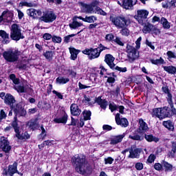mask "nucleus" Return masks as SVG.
<instances>
[{
  "label": "nucleus",
  "mask_w": 176,
  "mask_h": 176,
  "mask_svg": "<svg viewBox=\"0 0 176 176\" xmlns=\"http://www.w3.org/2000/svg\"><path fill=\"white\" fill-rule=\"evenodd\" d=\"M67 120L68 116H67V114H64V116L62 118H55L54 120V122H55V123H67Z\"/></svg>",
  "instance_id": "473e14b6"
},
{
  "label": "nucleus",
  "mask_w": 176,
  "mask_h": 176,
  "mask_svg": "<svg viewBox=\"0 0 176 176\" xmlns=\"http://www.w3.org/2000/svg\"><path fill=\"white\" fill-rule=\"evenodd\" d=\"M83 54L88 56L89 60H94L100 57V52L98 48H87L82 51Z\"/></svg>",
  "instance_id": "0eeeda50"
},
{
  "label": "nucleus",
  "mask_w": 176,
  "mask_h": 176,
  "mask_svg": "<svg viewBox=\"0 0 176 176\" xmlns=\"http://www.w3.org/2000/svg\"><path fill=\"white\" fill-rule=\"evenodd\" d=\"M0 36L4 39V43H9V34L5 30H0Z\"/></svg>",
  "instance_id": "f704fd0d"
},
{
  "label": "nucleus",
  "mask_w": 176,
  "mask_h": 176,
  "mask_svg": "<svg viewBox=\"0 0 176 176\" xmlns=\"http://www.w3.org/2000/svg\"><path fill=\"white\" fill-rule=\"evenodd\" d=\"M153 116H156L158 119H165V118H171L170 107H164L153 109Z\"/></svg>",
  "instance_id": "20e7f679"
},
{
  "label": "nucleus",
  "mask_w": 176,
  "mask_h": 176,
  "mask_svg": "<svg viewBox=\"0 0 176 176\" xmlns=\"http://www.w3.org/2000/svg\"><path fill=\"white\" fill-rule=\"evenodd\" d=\"M43 56L45 57L47 60H52L53 58V51H47L45 53L43 54Z\"/></svg>",
  "instance_id": "37998d69"
},
{
  "label": "nucleus",
  "mask_w": 176,
  "mask_h": 176,
  "mask_svg": "<svg viewBox=\"0 0 176 176\" xmlns=\"http://www.w3.org/2000/svg\"><path fill=\"white\" fill-rule=\"evenodd\" d=\"M170 105V118L173 116V115H176V109L174 108V106L173 105V102L171 103H169Z\"/></svg>",
  "instance_id": "680f3d73"
},
{
  "label": "nucleus",
  "mask_w": 176,
  "mask_h": 176,
  "mask_svg": "<svg viewBox=\"0 0 176 176\" xmlns=\"http://www.w3.org/2000/svg\"><path fill=\"white\" fill-rule=\"evenodd\" d=\"M4 102L6 105L10 107V108H13V106L16 104V99L12 94H6L4 97Z\"/></svg>",
  "instance_id": "4468645a"
},
{
  "label": "nucleus",
  "mask_w": 176,
  "mask_h": 176,
  "mask_svg": "<svg viewBox=\"0 0 176 176\" xmlns=\"http://www.w3.org/2000/svg\"><path fill=\"white\" fill-rule=\"evenodd\" d=\"M3 56L8 63H16V61H19L20 51L19 50L10 49L4 52Z\"/></svg>",
  "instance_id": "7ed1b4c3"
},
{
  "label": "nucleus",
  "mask_w": 176,
  "mask_h": 176,
  "mask_svg": "<svg viewBox=\"0 0 176 176\" xmlns=\"http://www.w3.org/2000/svg\"><path fill=\"white\" fill-rule=\"evenodd\" d=\"M137 5V0H123L124 9L130 10L133 9V6Z\"/></svg>",
  "instance_id": "412c9836"
},
{
  "label": "nucleus",
  "mask_w": 176,
  "mask_h": 176,
  "mask_svg": "<svg viewBox=\"0 0 176 176\" xmlns=\"http://www.w3.org/2000/svg\"><path fill=\"white\" fill-rule=\"evenodd\" d=\"M82 7L85 13H93L94 12V3L91 4L82 3Z\"/></svg>",
  "instance_id": "b1692460"
},
{
  "label": "nucleus",
  "mask_w": 176,
  "mask_h": 176,
  "mask_svg": "<svg viewBox=\"0 0 176 176\" xmlns=\"http://www.w3.org/2000/svg\"><path fill=\"white\" fill-rule=\"evenodd\" d=\"M10 38L12 41L24 39V35L21 33V29L19 25L14 23L11 25Z\"/></svg>",
  "instance_id": "39448f33"
},
{
  "label": "nucleus",
  "mask_w": 176,
  "mask_h": 176,
  "mask_svg": "<svg viewBox=\"0 0 176 176\" xmlns=\"http://www.w3.org/2000/svg\"><path fill=\"white\" fill-rule=\"evenodd\" d=\"M135 167L136 170L141 171V170H142V168H144V164L141 162H138L135 164Z\"/></svg>",
  "instance_id": "338daca9"
},
{
  "label": "nucleus",
  "mask_w": 176,
  "mask_h": 176,
  "mask_svg": "<svg viewBox=\"0 0 176 176\" xmlns=\"http://www.w3.org/2000/svg\"><path fill=\"white\" fill-rule=\"evenodd\" d=\"M94 102L98 104L102 109H107V107H108V101L105 99H102L101 96L96 98L94 99Z\"/></svg>",
  "instance_id": "aec40b11"
},
{
  "label": "nucleus",
  "mask_w": 176,
  "mask_h": 176,
  "mask_svg": "<svg viewBox=\"0 0 176 176\" xmlns=\"http://www.w3.org/2000/svg\"><path fill=\"white\" fill-rule=\"evenodd\" d=\"M162 167H164L165 171L167 173H171V171H173V168H174L171 164L166 161H162Z\"/></svg>",
  "instance_id": "cd10ccee"
},
{
  "label": "nucleus",
  "mask_w": 176,
  "mask_h": 176,
  "mask_svg": "<svg viewBox=\"0 0 176 176\" xmlns=\"http://www.w3.org/2000/svg\"><path fill=\"white\" fill-rule=\"evenodd\" d=\"M10 79H11L14 85H19V83H20V79L16 78V74H10Z\"/></svg>",
  "instance_id": "c03bdc74"
},
{
  "label": "nucleus",
  "mask_w": 176,
  "mask_h": 176,
  "mask_svg": "<svg viewBox=\"0 0 176 176\" xmlns=\"http://www.w3.org/2000/svg\"><path fill=\"white\" fill-rule=\"evenodd\" d=\"M94 21H97V17L94 16H86L85 22V23H94Z\"/></svg>",
  "instance_id": "a18cd8bd"
},
{
  "label": "nucleus",
  "mask_w": 176,
  "mask_h": 176,
  "mask_svg": "<svg viewBox=\"0 0 176 176\" xmlns=\"http://www.w3.org/2000/svg\"><path fill=\"white\" fill-rule=\"evenodd\" d=\"M115 61V57H113V56H112L111 54H107L105 55L104 56V62L106 63V64H107V65H109V67L113 69V68H115V66L116 65H115V63H113V62Z\"/></svg>",
  "instance_id": "dca6fc26"
},
{
  "label": "nucleus",
  "mask_w": 176,
  "mask_h": 176,
  "mask_svg": "<svg viewBox=\"0 0 176 176\" xmlns=\"http://www.w3.org/2000/svg\"><path fill=\"white\" fill-rule=\"evenodd\" d=\"M26 13L32 19H38L39 16H42V11L40 10H35L34 8L28 9Z\"/></svg>",
  "instance_id": "2eb2a0df"
},
{
  "label": "nucleus",
  "mask_w": 176,
  "mask_h": 176,
  "mask_svg": "<svg viewBox=\"0 0 176 176\" xmlns=\"http://www.w3.org/2000/svg\"><path fill=\"white\" fill-rule=\"evenodd\" d=\"M164 69L168 74H175L176 72V68L174 66H164Z\"/></svg>",
  "instance_id": "58836bf2"
},
{
  "label": "nucleus",
  "mask_w": 176,
  "mask_h": 176,
  "mask_svg": "<svg viewBox=\"0 0 176 176\" xmlns=\"http://www.w3.org/2000/svg\"><path fill=\"white\" fill-rule=\"evenodd\" d=\"M83 23L76 21V17L72 18V21L69 23V27L72 30H78V28L82 27Z\"/></svg>",
  "instance_id": "6ab92c4d"
},
{
  "label": "nucleus",
  "mask_w": 176,
  "mask_h": 176,
  "mask_svg": "<svg viewBox=\"0 0 176 176\" xmlns=\"http://www.w3.org/2000/svg\"><path fill=\"white\" fill-rule=\"evenodd\" d=\"M70 111L73 116H79V115H80V113L82 112V110L79 109L78 104L73 103L70 106Z\"/></svg>",
  "instance_id": "a211bd4d"
},
{
  "label": "nucleus",
  "mask_w": 176,
  "mask_h": 176,
  "mask_svg": "<svg viewBox=\"0 0 176 176\" xmlns=\"http://www.w3.org/2000/svg\"><path fill=\"white\" fill-rule=\"evenodd\" d=\"M17 162H14L13 164L9 165L7 169H4L3 171V175L13 176L14 174H20L17 170Z\"/></svg>",
  "instance_id": "9d476101"
},
{
  "label": "nucleus",
  "mask_w": 176,
  "mask_h": 176,
  "mask_svg": "<svg viewBox=\"0 0 176 176\" xmlns=\"http://www.w3.org/2000/svg\"><path fill=\"white\" fill-rule=\"evenodd\" d=\"M69 50L71 54V60H76L78 58V54L80 53V50H76L75 47H69Z\"/></svg>",
  "instance_id": "a878e982"
},
{
  "label": "nucleus",
  "mask_w": 176,
  "mask_h": 176,
  "mask_svg": "<svg viewBox=\"0 0 176 176\" xmlns=\"http://www.w3.org/2000/svg\"><path fill=\"white\" fill-rule=\"evenodd\" d=\"M125 135H126L124 133H123L122 135H119L115 136L114 138H113L111 140L110 144H111L112 145H116V144H119V142H122V141L123 140V138H124Z\"/></svg>",
  "instance_id": "393cba45"
},
{
  "label": "nucleus",
  "mask_w": 176,
  "mask_h": 176,
  "mask_svg": "<svg viewBox=\"0 0 176 176\" xmlns=\"http://www.w3.org/2000/svg\"><path fill=\"white\" fill-rule=\"evenodd\" d=\"M144 138L148 141V142H159V138L154 137L152 135H144Z\"/></svg>",
  "instance_id": "2f4dec72"
},
{
  "label": "nucleus",
  "mask_w": 176,
  "mask_h": 176,
  "mask_svg": "<svg viewBox=\"0 0 176 176\" xmlns=\"http://www.w3.org/2000/svg\"><path fill=\"white\" fill-rule=\"evenodd\" d=\"M8 116V114L6 113V112H5L4 109H1L0 111V123L2 122V120H3V119H6Z\"/></svg>",
  "instance_id": "3c124183"
},
{
  "label": "nucleus",
  "mask_w": 176,
  "mask_h": 176,
  "mask_svg": "<svg viewBox=\"0 0 176 176\" xmlns=\"http://www.w3.org/2000/svg\"><path fill=\"white\" fill-rule=\"evenodd\" d=\"M154 168L155 170H157V171H160V170L163 168V165L161 164L160 163H155L154 164Z\"/></svg>",
  "instance_id": "69168bd1"
},
{
  "label": "nucleus",
  "mask_w": 176,
  "mask_h": 176,
  "mask_svg": "<svg viewBox=\"0 0 176 176\" xmlns=\"http://www.w3.org/2000/svg\"><path fill=\"white\" fill-rule=\"evenodd\" d=\"M114 42H116L117 45H119V46H124V43H123L122 38H120V37H116L114 40Z\"/></svg>",
  "instance_id": "bf43d9fd"
},
{
  "label": "nucleus",
  "mask_w": 176,
  "mask_h": 176,
  "mask_svg": "<svg viewBox=\"0 0 176 176\" xmlns=\"http://www.w3.org/2000/svg\"><path fill=\"white\" fill-rule=\"evenodd\" d=\"M120 34L124 35V36H129L130 35V30L127 28V27H124L122 28H120Z\"/></svg>",
  "instance_id": "79ce46f5"
},
{
  "label": "nucleus",
  "mask_w": 176,
  "mask_h": 176,
  "mask_svg": "<svg viewBox=\"0 0 176 176\" xmlns=\"http://www.w3.org/2000/svg\"><path fill=\"white\" fill-rule=\"evenodd\" d=\"M82 115L84 116V120H90L91 119V111H90L85 110L82 112Z\"/></svg>",
  "instance_id": "a19ab883"
},
{
  "label": "nucleus",
  "mask_w": 176,
  "mask_h": 176,
  "mask_svg": "<svg viewBox=\"0 0 176 176\" xmlns=\"http://www.w3.org/2000/svg\"><path fill=\"white\" fill-rule=\"evenodd\" d=\"M129 157H131V159H135L136 157H138L140 156L141 151L140 150V148L131 147L129 150Z\"/></svg>",
  "instance_id": "5701e85b"
},
{
  "label": "nucleus",
  "mask_w": 176,
  "mask_h": 176,
  "mask_svg": "<svg viewBox=\"0 0 176 176\" xmlns=\"http://www.w3.org/2000/svg\"><path fill=\"white\" fill-rule=\"evenodd\" d=\"M21 6H26L27 8H32L34 7V3L27 2L25 1H21L20 3Z\"/></svg>",
  "instance_id": "09e8293b"
},
{
  "label": "nucleus",
  "mask_w": 176,
  "mask_h": 176,
  "mask_svg": "<svg viewBox=\"0 0 176 176\" xmlns=\"http://www.w3.org/2000/svg\"><path fill=\"white\" fill-rule=\"evenodd\" d=\"M115 36L112 34H108L105 36L104 39L106 42H111V41H113Z\"/></svg>",
  "instance_id": "6e6d98bb"
},
{
  "label": "nucleus",
  "mask_w": 176,
  "mask_h": 176,
  "mask_svg": "<svg viewBox=\"0 0 176 176\" xmlns=\"http://www.w3.org/2000/svg\"><path fill=\"white\" fill-rule=\"evenodd\" d=\"M13 20V13L11 11H3L0 16V21L2 23H10Z\"/></svg>",
  "instance_id": "ddd939ff"
},
{
  "label": "nucleus",
  "mask_w": 176,
  "mask_h": 176,
  "mask_svg": "<svg viewBox=\"0 0 176 176\" xmlns=\"http://www.w3.org/2000/svg\"><path fill=\"white\" fill-rule=\"evenodd\" d=\"M12 126L16 133L20 131V127L19 126V124H17V116L14 118V121L12 122Z\"/></svg>",
  "instance_id": "72a5a7b5"
},
{
  "label": "nucleus",
  "mask_w": 176,
  "mask_h": 176,
  "mask_svg": "<svg viewBox=\"0 0 176 176\" xmlns=\"http://www.w3.org/2000/svg\"><path fill=\"white\" fill-rule=\"evenodd\" d=\"M68 82H69V78L65 76H58L56 79V83H57V85H65L68 83Z\"/></svg>",
  "instance_id": "bb28decb"
},
{
  "label": "nucleus",
  "mask_w": 176,
  "mask_h": 176,
  "mask_svg": "<svg viewBox=\"0 0 176 176\" xmlns=\"http://www.w3.org/2000/svg\"><path fill=\"white\" fill-rule=\"evenodd\" d=\"M110 21H111L112 24L118 28V30H120V28H124V27H129L130 24H131V20L130 18L125 16L124 15H120L118 16H110L109 17Z\"/></svg>",
  "instance_id": "f03ea898"
},
{
  "label": "nucleus",
  "mask_w": 176,
  "mask_h": 176,
  "mask_svg": "<svg viewBox=\"0 0 176 176\" xmlns=\"http://www.w3.org/2000/svg\"><path fill=\"white\" fill-rule=\"evenodd\" d=\"M72 162L74 167H76V170L79 174L83 175L89 171V164H87V160H86V156L82 154H77L73 156Z\"/></svg>",
  "instance_id": "f257e3e1"
},
{
  "label": "nucleus",
  "mask_w": 176,
  "mask_h": 176,
  "mask_svg": "<svg viewBox=\"0 0 176 176\" xmlns=\"http://www.w3.org/2000/svg\"><path fill=\"white\" fill-rule=\"evenodd\" d=\"M0 148L6 153H9V152H10V151L12 150L10 143H9V141H8V139L6 138H1Z\"/></svg>",
  "instance_id": "f8f14e48"
},
{
  "label": "nucleus",
  "mask_w": 176,
  "mask_h": 176,
  "mask_svg": "<svg viewBox=\"0 0 176 176\" xmlns=\"http://www.w3.org/2000/svg\"><path fill=\"white\" fill-rule=\"evenodd\" d=\"M163 126L168 129V130H170V131H173V130H174V125L173 124V122L170 120L163 122Z\"/></svg>",
  "instance_id": "e433bc0d"
},
{
  "label": "nucleus",
  "mask_w": 176,
  "mask_h": 176,
  "mask_svg": "<svg viewBox=\"0 0 176 176\" xmlns=\"http://www.w3.org/2000/svg\"><path fill=\"white\" fill-rule=\"evenodd\" d=\"M151 30H152V25L147 24L144 26L142 31L144 34H149V32H151Z\"/></svg>",
  "instance_id": "49530a36"
},
{
  "label": "nucleus",
  "mask_w": 176,
  "mask_h": 176,
  "mask_svg": "<svg viewBox=\"0 0 176 176\" xmlns=\"http://www.w3.org/2000/svg\"><path fill=\"white\" fill-rule=\"evenodd\" d=\"M21 132L19 131L18 133L15 134V137L18 138V140H21L22 141H25L26 140H30V138L31 137L30 134H28V131Z\"/></svg>",
  "instance_id": "4be33fe9"
},
{
  "label": "nucleus",
  "mask_w": 176,
  "mask_h": 176,
  "mask_svg": "<svg viewBox=\"0 0 176 176\" xmlns=\"http://www.w3.org/2000/svg\"><path fill=\"white\" fill-rule=\"evenodd\" d=\"M151 63L155 65H159L160 64H163L164 63V60L162 58H160L159 59H152Z\"/></svg>",
  "instance_id": "de8ad7c7"
},
{
  "label": "nucleus",
  "mask_w": 176,
  "mask_h": 176,
  "mask_svg": "<svg viewBox=\"0 0 176 176\" xmlns=\"http://www.w3.org/2000/svg\"><path fill=\"white\" fill-rule=\"evenodd\" d=\"M10 108L11 109H13L16 116L18 118H20V116H25V115H27V111L23 108V104H21V102H19L16 105L14 104L12 105V107Z\"/></svg>",
  "instance_id": "9b49d317"
},
{
  "label": "nucleus",
  "mask_w": 176,
  "mask_h": 176,
  "mask_svg": "<svg viewBox=\"0 0 176 176\" xmlns=\"http://www.w3.org/2000/svg\"><path fill=\"white\" fill-rule=\"evenodd\" d=\"M28 126L31 130H36V129H38V122H36V121H29Z\"/></svg>",
  "instance_id": "ea45409f"
},
{
  "label": "nucleus",
  "mask_w": 176,
  "mask_h": 176,
  "mask_svg": "<svg viewBox=\"0 0 176 176\" xmlns=\"http://www.w3.org/2000/svg\"><path fill=\"white\" fill-rule=\"evenodd\" d=\"M162 90L164 93L168 94V104H171L173 102V99L171 98V94L169 93L168 87H162Z\"/></svg>",
  "instance_id": "c9c22d12"
},
{
  "label": "nucleus",
  "mask_w": 176,
  "mask_h": 176,
  "mask_svg": "<svg viewBox=\"0 0 176 176\" xmlns=\"http://www.w3.org/2000/svg\"><path fill=\"white\" fill-rule=\"evenodd\" d=\"M57 19V16L54 12L47 10L43 12V16L40 17V20L44 23H53Z\"/></svg>",
  "instance_id": "423d86ee"
},
{
  "label": "nucleus",
  "mask_w": 176,
  "mask_h": 176,
  "mask_svg": "<svg viewBox=\"0 0 176 176\" xmlns=\"http://www.w3.org/2000/svg\"><path fill=\"white\" fill-rule=\"evenodd\" d=\"M52 42L54 43H61L63 38H61L60 36H52Z\"/></svg>",
  "instance_id": "8fccbe9b"
},
{
  "label": "nucleus",
  "mask_w": 176,
  "mask_h": 176,
  "mask_svg": "<svg viewBox=\"0 0 176 176\" xmlns=\"http://www.w3.org/2000/svg\"><path fill=\"white\" fill-rule=\"evenodd\" d=\"M129 138L133 140V141H142V140H144V136L140 135L137 131H135L132 135L129 136Z\"/></svg>",
  "instance_id": "c756f323"
},
{
  "label": "nucleus",
  "mask_w": 176,
  "mask_h": 176,
  "mask_svg": "<svg viewBox=\"0 0 176 176\" xmlns=\"http://www.w3.org/2000/svg\"><path fill=\"white\" fill-rule=\"evenodd\" d=\"M15 90L18 91V93H27L30 90V86L28 85H19L15 87Z\"/></svg>",
  "instance_id": "c85d7f7f"
},
{
  "label": "nucleus",
  "mask_w": 176,
  "mask_h": 176,
  "mask_svg": "<svg viewBox=\"0 0 176 176\" xmlns=\"http://www.w3.org/2000/svg\"><path fill=\"white\" fill-rule=\"evenodd\" d=\"M76 34H69L68 36H65L63 38V41L65 43H69L71 42V38H74V36H76Z\"/></svg>",
  "instance_id": "603ef678"
},
{
  "label": "nucleus",
  "mask_w": 176,
  "mask_h": 176,
  "mask_svg": "<svg viewBox=\"0 0 176 176\" xmlns=\"http://www.w3.org/2000/svg\"><path fill=\"white\" fill-rule=\"evenodd\" d=\"M137 16L136 20L138 21L139 24L141 25H144L145 23H146V19H148V14H149V12L146 10H138L137 11Z\"/></svg>",
  "instance_id": "1a4fd4ad"
},
{
  "label": "nucleus",
  "mask_w": 176,
  "mask_h": 176,
  "mask_svg": "<svg viewBox=\"0 0 176 176\" xmlns=\"http://www.w3.org/2000/svg\"><path fill=\"white\" fill-rule=\"evenodd\" d=\"M116 124L121 126V127H127L129 126V120H127V118H123L120 120L119 123Z\"/></svg>",
  "instance_id": "4c0bfd02"
},
{
  "label": "nucleus",
  "mask_w": 176,
  "mask_h": 176,
  "mask_svg": "<svg viewBox=\"0 0 176 176\" xmlns=\"http://www.w3.org/2000/svg\"><path fill=\"white\" fill-rule=\"evenodd\" d=\"M126 53L130 60H134L140 57V52L135 47L127 44L126 47Z\"/></svg>",
  "instance_id": "6e6552de"
},
{
  "label": "nucleus",
  "mask_w": 176,
  "mask_h": 176,
  "mask_svg": "<svg viewBox=\"0 0 176 176\" xmlns=\"http://www.w3.org/2000/svg\"><path fill=\"white\" fill-rule=\"evenodd\" d=\"M161 24L162 25V27L163 28H164V30H170V28L171 27V25H170L171 23H170V22H168L167 19L164 17H162Z\"/></svg>",
  "instance_id": "7c9ffc66"
},
{
  "label": "nucleus",
  "mask_w": 176,
  "mask_h": 176,
  "mask_svg": "<svg viewBox=\"0 0 176 176\" xmlns=\"http://www.w3.org/2000/svg\"><path fill=\"white\" fill-rule=\"evenodd\" d=\"M162 5L164 9H170V1H164V2H162Z\"/></svg>",
  "instance_id": "e2e57ef3"
},
{
  "label": "nucleus",
  "mask_w": 176,
  "mask_h": 176,
  "mask_svg": "<svg viewBox=\"0 0 176 176\" xmlns=\"http://www.w3.org/2000/svg\"><path fill=\"white\" fill-rule=\"evenodd\" d=\"M113 158L111 157L104 158V164H112V163H113Z\"/></svg>",
  "instance_id": "0e129e2a"
},
{
  "label": "nucleus",
  "mask_w": 176,
  "mask_h": 176,
  "mask_svg": "<svg viewBox=\"0 0 176 176\" xmlns=\"http://www.w3.org/2000/svg\"><path fill=\"white\" fill-rule=\"evenodd\" d=\"M113 69L120 71V72H127V67H120L119 66H116V65L113 67Z\"/></svg>",
  "instance_id": "5fc2aeb1"
},
{
  "label": "nucleus",
  "mask_w": 176,
  "mask_h": 176,
  "mask_svg": "<svg viewBox=\"0 0 176 176\" xmlns=\"http://www.w3.org/2000/svg\"><path fill=\"white\" fill-rule=\"evenodd\" d=\"M155 160L156 155H155V154H151L147 159V162L148 163H153V162H155Z\"/></svg>",
  "instance_id": "13d9d810"
},
{
  "label": "nucleus",
  "mask_w": 176,
  "mask_h": 176,
  "mask_svg": "<svg viewBox=\"0 0 176 176\" xmlns=\"http://www.w3.org/2000/svg\"><path fill=\"white\" fill-rule=\"evenodd\" d=\"M43 38L45 41H50V39H52L53 36L49 33H45L43 34Z\"/></svg>",
  "instance_id": "774afa93"
},
{
  "label": "nucleus",
  "mask_w": 176,
  "mask_h": 176,
  "mask_svg": "<svg viewBox=\"0 0 176 176\" xmlns=\"http://www.w3.org/2000/svg\"><path fill=\"white\" fill-rule=\"evenodd\" d=\"M166 55L168 56V60H171V58H176L175 53H174L171 51H168L166 52Z\"/></svg>",
  "instance_id": "4d7b16f0"
},
{
  "label": "nucleus",
  "mask_w": 176,
  "mask_h": 176,
  "mask_svg": "<svg viewBox=\"0 0 176 176\" xmlns=\"http://www.w3.org/2000/svg\"><path fill=\"white\" fill-rule=\"evenodd\" d=\"M109 108L111 112H113V111H116V109H118V105H116L115 103H110L109 104Z\"/></svg>",
  "instance_id": "052dcab7"
},
{
  "label": "nucleus",
  "mask_w": 176,
  "mask_h": 176,
  "mask_svg": "<svg viewBox=\"0 0 176 176\" xmlns=\"http://www.w3.org/2000/svg\"><path fill=\"white\" fill-rule=\"evenodd\" d=\"M138 130H139V132L142 133H146V131L149 130V127H148V124H146V122H145V121H144L142 118H140L139 120Z\"/></svg>",
  "instance_id": "f3484780"
},
{
  "label": "nucleus",
  "mask_w": 176,
  "mask_h": 176,
  "mask_svg": "<svg viewBox=\"0 0 176 176\" xmlns=\"http://www.w3.org/2000/svg\"><path fill=\"white\" fill-rule=\"evenodd\" d=\"M41 133L40 134V136H41L42 140H45L46 138V136L47 135V132H46V130L43 127V126H41Z\"/></svg>",
  "instance_id": "864d4df0"
}]
</instances>
